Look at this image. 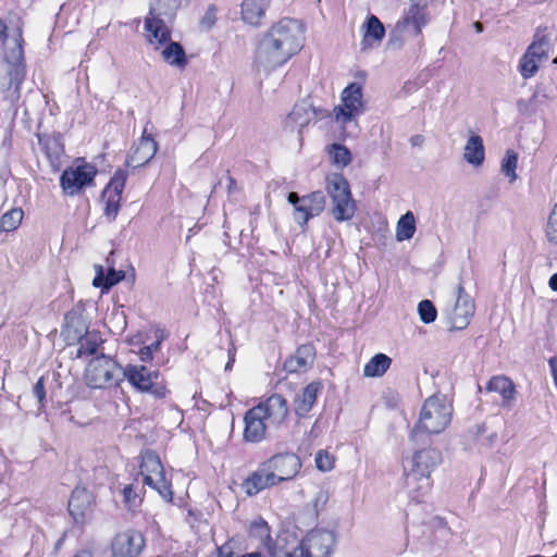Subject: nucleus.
Here are the masks:
<instances>
[{
	"mask_svg": "<svg viewBox=\"0 0 557 557\" xmlns=\"http://www.w3.org/2000/svg\"><path fill=\"white\" fill-rule=\"evenodd\" d=\"M305 28L300 21L283 18L260 39L255 55L258 70L271 72L285 64L304 45Z\"/></svg>",
	"mask_w": 557,
	"mask_h": 557,
	"instance_id": "f257e3e1",
	"label": "nucleus"
},
{
	"mask_svg": "<svg viewBox=\"0 0 557 557\" xmlns=\"http://www.w3.org/2000/svg\"><path fill=\"white\" fill-rule=\"evenodd\" d=\"M305 28L300 21L283 18L260 39L255 55L258 70L271 72L285 64L304 45Z\"/></svg>",
	"mask_w": 557,
	"mask_h": 557,
	"instance_id": "f03ea898",
	"label": "nucleus"
},
{
	"mask_svg": "<svg viewBox=\"0 0 557 557\" xmlns=\"http://www.w3.org/2000/svg\"><path fill=\"white\" fill-rule=\"evenodd\" d=\"M288 413L286 399L280 394L271 395L245 413L244 440L250 443L261 442L265 437L267 429L282 425Z\"/></svg>",
	"mask_w": 557,
	"mask_h": 557,
	"instance_id": "7ed1b4c3",
	"label": "nucleus"
},
{
	"mask_svg": "<svg viewBox=\"0 0 557 557\" xmlns=\"http://www.w3.org/2000/svg\"><path fill=\"white\" fill-rule=\"evenodd\" d=\"M440 449L426 447L417 450L405 466L406 485L416 497L425 495L432 487V472L442 463Z\"/></svg>",
	"mask_w": 557,
	"mask_h": 557,
	"instance_id": "20e7f679",
	"label": "nucleus"
},
{
	"mask_svg": "<svg viewBox=\"0 0 557 557\" xmlns=\"http://www.w3.org/2000/svg\"><path fill=\"white\" fill-rule=\"evenodd\" d=\"M453 407L444 396L429 397L420 411L419 420L410 436L414 440L419 433L440 434L450 423Z\"/></svg>",
	"mask_w": 557,
	"mask_h": 557,
	"instance_id": "39448f33",
	"label": "nucleus"
},
{
	"mask_svg": "<svg viewBox=\"0 0 557 557\" xmlns=\"http://www.w3.org/2000/svg\"><path fill=\"white\" fill-rule=\"evenodd\" d=\"M325 188L331 198V213L335 221L351 220L356 212V202L348 181L342 174L334 173L326 177Z\"/></svg>",
	"mask_w": 557,
	"mask_h": 557,
	"instance_id": "423d86ee",
	"label": "nucleus"
},
{
	"mask_svg": "<svg viewBox=\"0 0 557 557\" xmlns=\"http://www.w3.org/2000/svg\"><path fill=\"white\" fill-rule=\"evenodd\" d=\"M336 543L335 534L325 529L311 530L285 557H330Z\"/></svg>",
	"mask_w": 557,
	"mask_h": 557,
	"instance_id": "0eeeda50",
	"label": "nucleus"
},
{
	"mask_svg": "<svg viewBox=\"0 0 557 557\" xmlns=\"http://www.w3.org/2000/svg\"><path fill=\"white\" fill-rule=\"evenodd\" d=\"M363 113L362 88L359 84L348 85L342 92L341 104L334 108L335 122L343 128H357V117Z\"/></svg>",
	"mask_w": 557,
	"mask_h": 557,
	"instance_id": "6e6552de",
	"label": "nucleus"
},
{
	"mask_svg": "<svg viewBox=\"0 0 557 557\" xmlns=\"http://www.w3.org/2000/svg\"><path fill=\"white\" fill-rule=\"evenodd\" d=\"M123 374V368L113 359L101 355L92 359L86 368V382L92 388L116 385Z\"/></svg>",
	"mask_w": 557,
	"mask_h": 557,
	"instance_id": "1a4fd4ad",
	"label": "nucleus"
},
{
	"mask_svg": "<svg viewBox=\"0 0 557 557\" xmlns=\"http://www.w3.org/2000/svg\"><path fill=\"white\" fill-rule=\"evenodd\" d=\"M140 474L146 485L158 491L165 500H172L171 485L165 479L161 460L153 450L147 449L141 453Z\"/></svg>",
	"mask_w": 557,
	"mask_h": 557,
	"instance_id": "9d476101",
	"label": "nucleus"
},
{
	"mask_svg": "<svg viewBox=\"0 0 557 557\" xmlns=\"http://www.w3.org/2000/svg\"><path fill=\"white\" fill-rule=\"evenodd\" d=\"M122 376L138 391L150 392L157 398L166 396L165 386L158 382L160 376L158 370H151L144 364H128L123 368Z\"/></svg>",
	"mask_w": 557,
	"mask_h": 557,
	"instance_id": "9b49d317",
	"label": "nucleus"
},
{
	"mask_svg": "<svg viewBox=\"0 0 557 557\" xmlns=\"http://www.w3.org/2000/svg\"><path fill=\"white\" fill-rule=\"evenodd\" d=\"M287 200L294 207V220L300 226L319 215L325 208V196L322 191H313L309 195L299 197L297 193L292 191Z\"/></svg>",
	"mask_w": 557,
	"mask_h": 557,
	"instance_id": "f8f14e48",
	"label": "nucleus"
},
{
	"mask_svg": "<svg viewBox=\"0 0 557 557\" xmlns=\"http://www.w3.org/2000/svg\"><path fill=\"white\" fill-rule=\"evenodd\" d=\"M96 174V168L89 163L74 164L63 171L60 185L65 195L75 196L94 183Z\"/></svg>",
	"mask_w": 557,
	"mask_h": 557,
	"instance_id": "ddd939ff",
	"label": "nucleus"
},
{
	"mask_svg": "<svg viewBox=\"0 0 557 557\" xmlns=\"http://www.w3.org/2000/svg\"><path fill=\"white\" fill-rule=\"evenodd\" d=\"M556 98L557 85L554 82L542 83L530 98L517 100V109L520 115L531 119L543 112L544 107Z\"/></svg>",
	"mask_w": 557,
	"mask_h": 557,
	"instance_id": "4468645a",
	"label": "nucleus"
},
{
	"mask_svg": "<svg viewBox=\"0 0 557 557\" xmlns=\"http://www.w3.org/2000/svg\"><path fill=\"white\" fill-rule=\"evenodd\" d=\"M127 173L124 170L115 171L114 175L102 191L104 201V215L112 222L116 219L121 207L122 193L125 187Z\"/></svg>",
	"mask_w": 557,
	"mask_h": 557,
	"instance_id": "2eb2a0df",
	"label": "nucleus"
},
{
	"mask_svg": "<svg viewBox=\"0 0 557 557\" xmlns=\"http://www.w3.org/2000/svg\"><path fill=\"white\" fill-rule=\"evenodd\" d=\"M267 469L276 476V483L294 479L301 469L300 458L293 453L276 454L263 461Z\"/></svg>",
	"mask_w": 557,
	"mask_h": 557,
	"instance_id": "dca6fc26",
	"label": "nucleus"
},
{
	"mask_svg": "<svg viewBox=\"0 0 557 557\" xmlns=\"http://www.w3.org/2000/svg\"><path fill=\"white\" fill-rule=\"evenodd\" d=\"M36 136L39 148L47 158L52 171H59L65 156L62 135L58 132H52L37 133Z\"/></svg>",
	"mask_w": 557,
	"mask_h": 557,
	"instance_id": "f3484780",
	"label": "nucleus"
},
{
	"mask_svg": "<svg viewBox=\"0 0 557 557\" xmlns=\"http://www.w3.org/2000/svg\"><path fill=\"white\" fill-rule=\"evenodd\" d=\"M474 313V304L465 288L457 286V296L454 307L448 312V321L453 330H463Z\"/></svg>",
	"mask_w": 557,
	"mask_h": 557,
	"instance_id": "a211bd4d",
	"label": "nucleus"
},
{
	"mask_svg": "<svg viewBox=\"0 0 557 557\" xmlns=\"http://www.w3.org/2000/svg\"><path fill=\"white\" fill-rule=\"evenodd\" d=\"M426 8L428 5H423L422 3L411 2L404 18L397 23V29L403 33L409 32L414 36H420L422 28L425 27L430 21Z\"/></svg>",
	"mask_w": 557,
	"mask_h": 557,
	"instance_id": "6ab92c4d",
	"label": "nucleus"
},
{
	"mask_svg": "<svg viewBox=\"0 0 557 557\" xmlns=\"http://www.w3.org/2000/svg\"><path fill=\"white\" fill-rule=\"evenodd\" d=\"M170 22L150 14L145 18L146 39L153 46L154 50H159L171 41Z\"/></svg>",
	"mask_w": 557,
	"mask_h": 557,
	"instance_id": "aec40b11",
	"label": "nucleus"
},
{
	"mask_svg": "<svg viewBox=\"0 0 557 557\" xmlns=\"http://www.w3.org/2000/svg\"><path fill=\"white\" fill-rule=\"evenodd\" d=\"M89 325L81 308H73L64 317L62 335L67 345H73L89 333Z\"/></svg>",
	"mask_w": 557,
	"mask_h": 557,
	"instance_id": "412c9836",
	"label": "nucleus"
},
{
	"mask_svg": "<svg viewBox=\"0 0 557 557\" xmlns=\"http://www.w3.org/2000/svg\"><path fill=\"white\" fill-rule=\"evenodd\" d=\"M157 143L149 135L143 137L131 148L126 159V166L132 169L140 168L147 164L156 154Z\"/></svg>",
	"mask_w": 557,
	"mask_h": 557,
	"instance_id": "4be33fe9",
	"label": "nucleus"
},
{
	"mask_svg": "<svg viewBox=\"0 0 557 557\" xmlns=\"http://www.w3.org/2000/svg\"><path fill=\"white\" fill-rule=\"evenodd\" d=\"M144 546L140 533L126 532L115 537L111 557H136Z\"/></svg>",
	"mask_w": 557,
	"mask_h": 557,
	"instance_id": "5701e85b",
	"label": "nucleus"
},
{
	"mask_svg": "<svg viewBox=\"0 0 557 557\" xmlns=\"http://www.w3.org/2000/svg\"><path fill=\"white\" fill-rule=\"evenodd\" d=\"M275 478L276 476L267 469L263 462H261L258 469L243 482L242 486L247 495L252 496L268 487L276 485Z\"/></svg>",
	"mask_w": 557,
	"mask_h": 557,
	"instance_id": "b1692460",
	"label": "nucleus"
},
{
	"mask_svg": "<svg viewBox=\"0 0 557 557\" xmlns=\"http://www.w3.org/2000/svg\"><path fill=\"white\" fill-rule=\"evenodd\" d=\"M0 44L3 47V58L4 60L12 64L17 65L23 60V47H22V38L21 34L14 37H8L7 35V25L0 18Z\"/></svg>",
	"mask_w": 557,
	"mask_h": 557,
	"instance_id": "393cba45",
	"label": "nucleus"
},
{
	"mask_svg": "<svg viewBox=\"0 0 557 557\" xmlns=\"http://www.w3.org/2000/svg\"><path fill=\"white\" fill-rule=\"evenodd\" d=\"M315 351L312 345H301L293 356L285 360L284 369L288 373L305 372L312 366Z\"/></svg>",
	"mask_w": 557,
	"mask_h": 557,
	"instance_id": "a878e982",
	"label": "nucleus"
},
{
	"mask_svg": "<svg viewBox=\"0 0 557 557\" xmlns=\"http://www.w3.org/2000/svg\"><path fill=\"white\" fill-rule=\"evenodd\" d=\"M553 32L547 26L539 27L534 35L532 44L527 49L533 58L544 62L548 59L549 52L553 48Z\"/></svg>",
	"mask_w": 557,
	"mask_h": 557,
	"instance_id": "bb28decb",
	"label": "nucleus"
},
{
	"mask_svg": "<svg viewBox=\"0 0 557 557\" xmlns=\"http://www.w3.org/2000/svg\"><path fill=\"white\" fill-rule=\"evenodd\" d=\"M322 387L321 382H311L295 396L294 410L298 417H305L312 409Z\"/></svg>",
	"mask_w": 557,
	"mask_h": 557,
	"instance_id": "cd10ccee",
	"label": "nucleus"
},
{
	"mask_svg": "<svg viewBox=\"0 0 557 557\" xmlns=\"http://www.w3.org/2000/svg\"><path fill=\"white\" fill-rule=\"evenodd\" d=\"M362 28L361 49L368 50L379 47L385 36V27L382 22L375 15H370Z\"/></svg>",
	"mask_w": 557,
	"mask_h": 557,
	"instance_id": "c85d7f7f",
	"label": "nucleus"
},
{
	"mask_svg": "<svg viewBox=\"0 0 557 557\" xmlns=\"http://www.w3.org/2000/svg\"><path fill=\"white\" fill-rule=\"evenodd\" d=\"M249 534L259 541V547L263 548L270 557H276V544L272 540L271 530L263 519H257L250 523Z\"/></svg>",
	"mask_w": 557,
	"mask_h": 557,
	"instance_id": "c756f323",
	"label": "nucleus"
},
{
	"mask_svg": "<svg viewBox=\"0 0 557 557\" xmlns=\"http://www.w3.org/2000/svg\"><path fill=\"white\" fill-rule=\"evenodd\" d=\"M313 117L314 112L309 103L305 101L296 103L284 122L285 127L289 128L290 131L298 128L300 134L301 129L306 127Z\"/></svg>",
	"mask_w": 557,
	"mask_h": 557,
	"instance_id": "7c9ffc66",
	"label": "nucleus"
},
{
	"mask_svg": "<svg viewBox=\"0 0 557 557\" xmlns=\"http://www.w3.org/2000/svg\"><path fill=\"white\" fill-rule=\"evenodd\" d=\"M462 156L463 160L474 168H479L483 164L485 159V148L480 135L471 133L463 147Z\"/></svg>",
	"mask_w": 557,
	"mask_h": 557,
	"instance_id": "2f4dec72",
	"label": "nucleus"
},
{
	"mask_svg": "<svg viewBox=\"0 0 557 557\" xmlns=\"http://www.w3.org/2000/svg\"><path fill=\"white\" fill-rule=\"evenodd\" d=\"M91 505V495L85 488H75L69 499V511L74 520L79 521Z\"/></svg>",
	"mask_w": 557,
	"mask_h": 557,
	"instance_id": "473e14b6",
	"label": "nucleus"
},
{
	"mask_svg": "<svg viewBox=\"0 0 557 557\" xmlns=\"http://www.w3.org/2000/svg\"><path fill=\"white\" fill-rule=\"evenodd\" d=\"M267 9L265 0H244L242 3V18L252 26L261 24Z\"/></svg>",
	"mask_w": 557,
	"mask_h": 557,
	"instance_id": "72a5a7b5",
	"label": "nucleus"
},
{
	"mask_svg": "<svg viewBox=\"0 0 557 557\" xmlns=\"http://www.w3.org/2000/svg\"><path fill=\"white\" fill-rule=\"evenodd\" d=\"M95 272L92 285L95 287H102L106 290L121 282L125 276L123 271H116L113 267H110L108 273L104 274V269L100 264L95 265Z\"/></svg>",
	"mask_w": 557,
	"mask_h": 557,
	"instance_id": "f704fd0d",
	"label": "nucleus"
},
{
	"mask_svg": "<svg viewBox=\"0 0 557 557\" xmlns=\"http://www.w3.org/2000/svg\"><path fill=\"white\" fill-rule=\"evenodd\" d=\"M162 59L170 65L184 69L187 64V58L181 44L169 41L161 51Z\"/></svg>",
	"mask_w": 557,
	"mask_h": 557,
	"instance_id": "c9c22d12",
	"label": "nucleus"
},
{
	"mask_svg": "<svg viewBox=\"0 0 557 557\" xmlns=\"http://www.w3.org/2000/svg\"><path fill=\"white\" fill-rule=\"evenodd\" d=\"M392 364V359L385 354L374 355L363 367V375L367 377L383 376Z\"/></svg>",
	"mask_w": 557,
	"mask_h": 557,
	"instance_id": "e433bc0d",
	"label": "nucleus"
},
{
	"mask_svg": "<svg viewBox=\"0 0 557 557\" xmlns=\"http://www.w3.org/2000/svg\"><path fill=\"white\" fill-rule=\"evenodd\" d=\"M487 391L496 392L502 395L504 403L507 405L515 398L516 388L513 383L506 376H493L488 384Z\"/></svg>",
	"mask_w": 557,
	"mask_h": 557,
	"instance_id": "4c0bfd02",
	"label": "nucleus"
},
{
	"mask_svg": "<svg viewBox=\"0 0 557 557\" xmlns=\"http://www.w3.org/2000/svg\"><path fill=\"white\" fill-rule=\"evenodd\" d=\"M76 343L79 345L76 357L83 358L96 354L103 339L98 332L92 331L76 341Z\"/></svg>",
	"mask_w": 557,
	"mask_h": 557,
	"instance_id": "58836bf2",
	"label": "nucleus"
},
{
	"mask_svg": "<svg viewBox=\"0 0 557 557\" xmlns=\"http://www.w3.org/2000/svg\"><path fill=\"white\" fill-rule=\"evenodd\" d=\"M180 0H156L150 5V15L163 17L168 21H172L176 10L180 8Z\"/></svg>",
	"mask_w": 557,
	"mask_h": 557,
	"instance_id": "ea45409f",
	"label": "nucleus"
},
{
	"mask_svg": "<svg viewBox=\"0 0 557 557\" xmlns=\"http://www.w3.org/2000/svg\"><path fill=\"white\" fill-rule=\"evenodd\" d=\"M467 437L481 446L490 447L497 437L496 432H487L485 423L478 424L470 429Z\"/></svg>",
	"mask_w": 557,
	"mask_h": 557,
	"instance_id": "a19ab883",
	"label": "nucleus"
},
{
	"mask_svg": "<svg viewBox=\"0 0 557 557\" xmlns=\"http://www.w3.org/2000/svg\"><path fill=\"white\" fill-rule=\"evenodd\" d=\"M416 232L414 216L411 211L405 213L398 221L396 226V239L398 242L412 238Z\"/></svg>",
	"mask_w": 557,
	"mask_h": 557,
	"instance_id": "79ce46f5",
	"label": "nucleus"
},
{
	"mask_svg": "<svg viewBox=\"0 0 557 557\" xmlns=\"http://www.w3.org/2000/svg\"><path fill=\"white\" fill-rule=\"evenodd\" d=\"M24 212L21 208H13L5 212L0 219V228L3 232H11L18 227Z\"/></svg>",
	"mask_w": 557,
	"mask_h": 557,
	"instance_id": "37998d69",
	"label": "nucleus"
},
{
	"mask_svg": "<svg viewBox=\"0 0 557 557\" xmlns=\"http://www.w3.org/2000/svg\"><path fill=\"white\" fill-rule=\"evenodd\" d=\"M517 165L518 153L512 149L507 150L505 157L502 160L500 168L502 172L509 178L510 183H513L518 178V175L516 173Z\"/></svg>",
	"mask_w": 557,
	"mask_h": 557,
	"instance_id": "c03bdc74",
	"label": "nucleus"
},
{
	"mask_svg": "<svg viewBox=\"0 0 557 557\" xmlns=\"http://www.w3.org/2000/svg\"><path fill=\"white\" fill-rule=\"evenodd\" d=\"M541 63L542 62L539 59L533 58L525 51L519 62V72L521 76L525 79L531 78L537 72Z\"/></svg>",
	"mask_w": 557,
	"mask_h": 557,
	"instance_id": "a18cd8bd",
	"label": "nucleus"
},
{
	"mask_svg": "<svg viewBox=\"0 0 557 557\" xmlns=\"http://www.w3.org/2000/svg\"><path fill=\"white\" fill-rule=\"evenodd\" d=\"M330 154L333 159V162L339 168L348 165L351 161L350 151L343 145H332L330 148Z\"/></svg>",
	"mask_w": 557,
	"mask_h": 557,
	"instance_id": "49530a36",
	"label": "nucleus"
},
{
	"mask_svg": "<svg viewBox=\"0 0 557 557\" xmlns=\"http://www.w3.org/2000/svg\"><path fill=\"white\" fill-rule=\"evenodd\" d=\"M418 313H419L420 320L425 324L434 322L436 319V315H437L435 306L433 305L432 301H430L428 299L419 302Z\"/></svg>",
	"mask_w": 557,
	"mask_h": 557,
	"instance_id": "de8ad7c7",
	"label": "nucleus"
},
{
	"mask_svg": "<svg viewBox=\"0 0 557 557\" xmlns=\"http://www.w3.org/2000/svg\"><path fill=\"white\" fill-rule=\"evenodd\" d=\"M545 235L552 245H557V201L548 215Z\"/></svg>",
	"mask_w": 557,
	"mask_h": 557,
	"instance_id": "09e8293b",
	"label": "nucleus"
},
{
	"mask_svg": "<svg viewBox=\"0 0 557 557\" xmlns=\"http://www.w3.org/2000/svg\"><path fill=\"white\" fill-rule=\"evenodd\" d=\"M315 466L320 471L327 472L334 467V457L326 450H319L314 458Z\"/></svg>",
	"mask_w": 557,
	"mask_h": 557,
	"instance_id": "8fccbe9b",
	"label": "nucleus"
},
{
	"mask_svg": "<svg viewBox=\"0 0 557 557\" xmlns=\"http://www.w3.org/2000/svg\"><path fill=\"white\" fill-rule=\"evenodd\" d=\"M123 496L124 503L129 509H135L140 503V499L138 498L132 485H126L124 487Z\"/></svg>",
	"mask_w": 557,
	"mask_h": 557,
	"instance_id": "3c124183",
	"label": "nucleus"
},
{
	"mask_svg": "<svg viewBox=\"0 0 557 557\" xmlns=\"http://www.w3.org/2000/svg\"><path fill=\"white\" fill-rule=\"evenodd\" d=\"M34 396L38 399L39 404H44L46 398V391H45V380L44 377H40L33 388Z\"/></svg>",
	"mask_w": 557,
	"mask_h": 557,
	"instance_id": "603ef678",
	"label": "nucleus"
},
{
	"mask_svg": "<svg viewBox=\"0 0 557 557\" xmlns=\"http://www.w3.org/2000/svg\"><path fill=\"white\" fill-rule=\"evenodd\" d=\"M139 359L140 361L143 362H149L152 360V352H151V348H147L146 346L143 347L140 350H139Z\"/></svg>",
	"mask_w": 557,
	"mask_h": 557,
	"instance_id": "864d4df0",
	"label": "nucleus"
},
{
	"mask_svg": "<svg viewBox=\"0 0 557 557\" xmlns=\"http://www.w3.org/2000/svg\"><path fill=\"white\" fill-rule=\"evenodd\" d=\"M548 363H549V367H550V372H552L555 385L557 387V357L556 356L552 357L548 360Z\"/></svg>",
	"mask_w": 557,
	"mask_h": 557,
	"instance_id": "5fc2aeb1",
	"label": "nucleus"
},
{
	"mask_svg": "<svg viewBox=\"0 0 557 557\" xmlns=\"http://www.w3.org/2000/svg\"><path fill=\"white\" fill-rule=\"evenodd\" d=\"M219 557H233V552L225 546L219 547Z\"/></svg>",
	"mask_w": 557,
	"mask_h": 557,
	"instance_id": "6e6d98bb",
	"label": "nucleus"
},
{
	"mask_svg": "<svg viewBox=\"0 0 557 557\" xmlns=\"http://www.w3.org/2000/svg\"><path fill=\"white\" fill-rule=\"evenodd\" d=\"M424 141L423 136L421 135H414L410 138V143L412 146H421Z\"/></svg>",
	"mask_w": 557,
	"mask_h": 557,
	"instance_id": "4d7b16f0",
	"label": "nucleus"
},
{
	"mask_svg": "<svg viewBox=\"0 0 557 557\" xmlns=\"http://www.w3.org/2000/svg\"><path fill=\"white\" fill-rule=\"evenodd\" d=\"M548 285L552 290L557 292V272L550 276Z\"/></svg>",
	"mask_w": 557,
	"mask_h": 557,
	"instance_id": "13d9d810",
	"label": "nucleus"
},
{
	"mask_svg": "<svg viewBox=\"0 0 557 557\" xmlns=\"http://www.w3.org/2000/svg\"><path fill=\"white\" fill-rule=\"evenodd\" d=\"M161 346V339H157L156 342L151 343L150 345H147V348H151V352L159 350Z\"/></svg>",
	"mask_w": 557,
	"mask_h": 557,
	"instance_id": "bf43d9fd",
	"label": "nucleus"
},
{
	"mask_svg": "<svg viewBox=\"0 0 557 557\" xmlns=\"http://www.w3.org/2000/svg\"><path fill=\"white\" fill-rule=\"evenodd\" d=\"M228 190L232 191L236 187V182L233 177L228 176Z\"/></svg>",
	"mask_w": 557,
	"mask_h": 557,
	"instance_id": "052dcab7",
	"label": "nucleus"
},
{
	"mask_svg": "<svg viewBox=\"0 0 557 557\" xmlns=\"http://www.w3.org/2000/svg\"><path fill=\"white\" fill-rule=\"evenodd\" d=\"M474 28L478 33H481L483 30V25L480 22H475Z\"/></svg>",
	"mask_w": 557,
	"mask_h": 557,
	"instance_id": "680f3d73",
	"label": "nucleus"
},
{
	"mask_svg": "<svg viewBox=\"0 0 557 557\" xmlns=\"http://www.w3.org/2000/svg\"><path fill=\"white\" fill-rule=\"evenodd\" d=\"M74 557H92V556L88 552H81V553L76 554Z\"/></svg>",
	"mask_w": 557,
	"mask_h": 557,
	"instance_id": "e2e57ef3",
	"label": "nucleus"
},
{
	"mask_svg": "<svg viewBox=\"0 0 557 557\" xmlns=\"http://www.w3.org/2000/svg\"><path fill=\"white\" fill-rule=\"evenodd\" d=\"M233 362H234V358L232 357V358H230L228 362L226 363L225 369L226 370L231 369Z\"/></svg>",
	"mask_w": 557,
	"mask_h": 557,
	"instance_id": "0e129e2a",
	"label": "nucleus"
},
{
	"mask_svg": "<svg viewBox=\"0 0 557 557\" xmlns=\"http://www.w3.org/2000/svg\"><path fill=\"white\" fill-rule=\"evenodd\" d=\"M206 18H208V22H209L210 26L214 23V21L211 20V17L209 15Z\"/></svg>",
	"mask_w": 557,
	"mask_h": 557,
	"instance_id": "69168bd1",
	"label": "nucleus"
},
{
	"mask_svg": "<svg viewBox=\"0 0 557 557\" xmlns=\"http://www.w3.org/2000/svg\"><path fill=\"white\" fill-rule=\"evenodd\" d=\"M554 64H557V57L553 60Z\"/></svg>",
	"mask_w": 557,
	"mask_h": 557,
	"instance_id": "338daca9",
	"label": "nucleus"
}]
</instances>
